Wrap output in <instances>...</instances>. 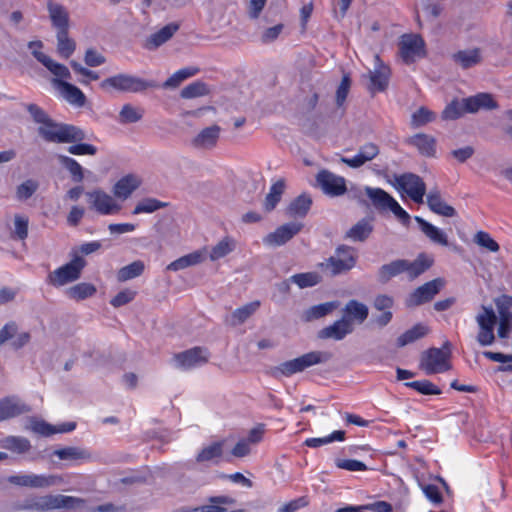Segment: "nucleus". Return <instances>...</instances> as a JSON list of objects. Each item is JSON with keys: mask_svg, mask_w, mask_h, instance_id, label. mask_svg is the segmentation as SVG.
I'll list each match as a JSON object with an SVG mask.
<instances>
[{"mask_svg": "<svg viewBox=\"0 0 512 512\" xmlns=\"http://www.w3.org/2000/svg\"><path fill=\"white\" fill-rule=\"evenodd\" d=\"M432 264L433 260L424 253L419 254L414 261L396 259L378 269L377 279L380 283L386 284L392 278L406 273L409 279L413 280L428 270Z\"/></svg>", "mask_w": 512, "mask_h": 512, "instance_id": "nucleus-1", "label": "nucleus"}, {"mask_svg": "<svg viewBox=\"0 0 512 512\" xmlns=\"http://www.w3.org/2000/svg\"><path fill=\"white\" fill-rule=\"evenodd\" d=\"M81 498L62 494L30 495L25 498L19 509L25 511H51L60 509H75L84 504Z\"/></svg>", "mask_w": 512, "mask_h": 512, "instance_id": "nucleus-2", "label": "nucleus"}, {"mask_svg": "<svg viewBox=\"0 0 512 512\" xmlns=\"http://www.w3.org/2000/svg\"><path fill=\"white\" fill-rule=\"evenodd\" d=\"M331 359V354L324 351H311L297 358L285 361L272 367L270 375L275 379L291 377L296 373L303 372L309 367L325 363Z\"/></svg>", "mask_w": 512, "mask_h": 512, "instance_id": "nucleus-3", "label": "nucleus"}, {"mask_svg": "<svg viewBox=\"0 0 512 512\" xmlns=\"http://www.w3.org/2000/svg\"><path fill=\"white\" fill-rule=\"evenodd\" d=\"M38 134L51 143H75L86 138L85 132L74 125L58 123L51 118L38 127Z\"/></svg>", "mask_w": 512, "mask_h": 512, "instance_id": "nucleus-4", "label": "nucleus"}, {"mask_svg": "<svg viewBox=\"0 0 512 512\" xmlns=\"http://www.w3.org/2000/svg\"><path fill=\"white\" fill-rule=\"evenodd\" d=\"M99 87L105 92L119 91L139 93L149 88H156L158 84L152 80H146L134 75L119 73L102 80Z\"/></svg>", "mask_w": 512, "mask_h": 512, "instance_id": "nucleus-5", "label": "nucleus"}, {"mask_svg": "<svg viewBox=\"0 0 512 512\" xmlns=\"http://www.w3.org/2000/svg\"><path fill=\"white\" fill-rule=\"evenodd\" d=\"M444 348H446L447 351L433 347L422 352L419 366L427 375L441 373L450 368L448 364L450 343L448 341L445 342Z\"/></svg>", "mask_w": 512, "mask_h": 512, "instance_id": "nucleus-6", "label": "nucleus"}, {"mask_svg": "<svg viewBox=\"0 0 512 512\" xmlns=\"http://www.w3.org/2000/svg\"><path fill=\"white\" fill-rule=\"evenodd\" d=\"M479 331L476 336L477 342L481 346H490L495 342L494 329L498 317L491 306L482 305L480 312L475 317Z\"/></svg>", "mask_w": 512, "mask_h": 512, "instance_id": "nucleus-7", "label": "nucleus"}, {"mask_svg": "<svg viewBox=\"0 0 512 512\" xmlns=\"http://www.w3.org/2000/svg\"><path fill=\"white\" fill-rule=\"evenodd\" d=\"M355 264L356 256L353 254V248L341 245L335 250V255L321 263L320 267L329 271L331 276H336L351 270Z\"/></svg>", "mask_w": 512, "mask_h": 512, "instance_id": "nucleus-8", "label": "nucleus"}, {"mask_svg": "<svg viewBox=\"0 0 512 512\" xmlns=\"http://www.w3.org/2000/svg\"><path fill=\"white\" fill-rule=\"evenodd\" d=\"M86 261L75 256L69 263L59 267L48 276L49 283L54 286H63L80 278L81 271L85 267Z\"/></svg>", "mask_w": 512, "mask_h": 512, "instance_id": "nucleus-9", "label": "nucleus"}, {"mask_svg": "<svg viewBox=\"0 0 512 512\" xmlns=\"http://www.w3.org/2000/svg\"><path fill=\"white\" fill-rule=\"evenodd\" d=\"M399 56L405 64L413 63L425 55V43L417 34H404L400 37Z\"/></svg>", "mask_w": 512, "mask_h": 512, "instance_id": "nucleus-10", "label": "nucleus"}, {"mask_svg": "<svg viewBox=\"0 0 512 512\" xmlns=\"http://www.w3.org/2000/svg\"><path fill=\"white\" fill-rule=\"evenodd\" d=\"M445 281L436 278L416 288L405 300L407 307H417L430 302L443 288Z\"/></svg>", "mask_w": 512, "mask_h": 512, "instance_id": "nucleus-11", "label": "nucleus"}, {"mask_svg": "<svg viewBox=\"0 0 512 512\" xmlns=\"http://www.w3.org/2000/svg\"><path fill=\"white\" fill-rule=\"evenodd\" d=\"M8 481L16 486L44 489L61 484L63 479L59 475L21 474L10 476Z\"/></svg>", "mask_w": 512, "mask_h": 512, "instance_id": "nucleus-12", "label": "nucleus"}, {"mask_svg": "<svg viewBox=\"0 0 512 512\" xmlns=\"http://www.w3.org/2000/svg\"><path fill=\"white\" fill-rule=\"evenodd\" d=\"M499 315L497 334L501 339H508L512 329V297L501 295L494 299Z\"/></svg>", "mask_w": 512, "mask_h": 512, "instance_id": "nucleus-13", "label": "nucleus"}, {"mask_svg": "<svg viewBox=\"0 0 512 512\" xmlns=\"http://www.w3.org/2000/svg\"><path fill=\"white\" fill-rule=\"evenodd\" d=\"M317 185L324 194L330 197H338L347 192L346 180L328 170H321L316 175Z\"/></svg>", "mask_w": 512, "mask_h": 512, "instance_id": "nucleus-14", "label": "nucleus"}, {"mask_svg": "<svg viewBox=\"0 0 512 512\" xmlns=\"http://www.w3.org/2000/svg\"><path fill=\"white\" fill-rule=\"evenodd\" d=\"M398 186L416 203H423L426 184L422 178L413 173H404L396 177Z\"/></svg>", "mask_w": 512, "mask_h": 512, "instance_id": "nucleus-15", "label": "nucleus"}, {"mask_svg": "<svg viewBox=\"0 0 512 512\" xmlns=\"http://www.w3.org/2000/svg\"><path fill=\"white\" fill-rule=\"evenodd\" d=\"M209 353L206 348L194 347L177 353L173 359L176 366L183 370H189L208 362Z\"/></svg>", "mask_w": 512, "mask_h": 512, "instance_id": "nucleus-16", "label": "nucleus"}, {"mask_svg": "<svg viewBox=\"0 0 512 512\" xmlns=\"http://www.w3.org/2000/svg\"><path fill=\"white\" fill-rule=\"evenodd\" d=\"M91 207L102 215L116 214L121 210V206L106 192L96 189L86 193Z\"/></svg>", "mask_w": 512, "mask_h": 512, "instance_id": "nucleus-17", "label": "nucleus"}, {"mask_svg": "<svg viewBox=\"0 0 512 512\" xmlns=\"http://www.w3.org/2000/svg\"><path fill=\"white\" fill-rule=\"evenodd\" d=\"M303 225L301 223L290 222L279 226L274 232L264 237L263 242L269 246H281L291 240L298 234Z\"/></svg>", "mask_w": 512, "mask_h": 512, "instance_id": "nucleus-18", "label": "nucleus"}, {"mask_svg": "<svg viewBox=\"0 0 512 512\" xmlns=\"http://www.w3.org/2000/svg\"><path fill=\"white\" fill-rule=\"evenodd\" d=\"M12 339H14L11 343L12 348L18 350L29 343L31 335L29 332L18 333L17 323L10 321L0 330V346Z\"/></svg>", "mask_w": 512, "mask_h": 512, "instance_id": "nucleus-19", "label": "nucleus"}, {"mask_svg": "<svg viewBox=\"0 0 512 512\" xmlns=\"http://www.w3.org/2000/svg\"><path fill=\"white\" fill-rule=\"evenodd\" d=\"M52 83L69 104L76 107H83L86 104L85 94L75 85L60 79H53Z\"/></svg>", "mask_w": 512, "mask_h": 512, "instance_id": "nucleus-20", "label": "nucleus"}, {"mask_svg": "<svg viewBox=\"0 0 512 512\" xmlns=\"http://www.w3.org/2000/svg\"><path fill=\"white\" fill-rule=\"evenodd\" d=\"M220 132V126L216 124L206 127L191 140V145L196 149L210 150L217 145Z\"/></svg>", "mask_w": 512, "mask_h": 512, "instance_id": "nucleus-21", "label": "nucleus"}, {"mask_svg": "<svg viewBox=\"0 0 512 512\" xmlns=\"http://www.w3.org/2000/svg\"><path fill=\"white\" fill-rule=\"evenodd\" d=\"M30 412V407L16 396L0 399V422Z\"/></svg>", "mask_w": 512, "mask_h": 512, "instance_id": "nucleus-22", "label": "nucleus"}, {"mask_svg": "<svg viewBox=\"0 0 512 512\" xmlns=\"http://www.w3.org/2000/svg\"><path fill=\"white\" fill-rule=\"evenodd\" d=\"M408 145L415 147L425 157L436 155V138L426 133H417L406 140Z\"/></svg>", "mask_w": 512, "mask_h": 512, "instance_id": "nucleus-23", "label": "nucleus"}, {"mask_svg": "<svg viewBox=\"0 0 512 512\" xmlns=\"http://www.w3.org/2000/svg\"><path fill=\"white\" fill-rule=\"evenodd\" d=\"M374 230V218L364 217L355 223L346 233L345 238L353 242L366 241Z\"/></svg>", "mask_w": 512, "mask_h": 512, "instance_id": "nucleus-24", "label": "nucleus"}, {"mask_svg": "<svg viewBox=\"0 0 512 512\" xmlns=\"http://www.w3.org/2000/svg\"><path fill=\"white\" fill-rule=\"evenodd\" d=\"M180 25L176 22H172L162 27L157 32L151 34L144 43V48L148 50H155L168 40L179 30Z\"/></svg>", "mask_w": 512, "mask_h": 512, "instance_id": "nucleus-25", "label": "nucleus"}, {"mask_svg": "<svg viewBox=\"0 0 512 512\" xmlns=\"http://www.w3.org/2000/svg\"><path fill=\"white\" fill-rule=\"evenodd\" d=\"M367 77H369L370 80V83L367 85V89L372 94H375L376 92H383L388 87L390 69L389 67L380 64L374 71H369Z\"/></svg>", "mask_w": 512, "mask_h": 512, "instance_id": "nucleus-26", "label": "nucleus"}, {"mask_svg": "<svg viewBox=\"0 0 512 512\" xmlns=\"http://www.w3.org/2000/svg\"><path fill=\"white\" fill-rule=\"evenodd\" d=\"M353 330V325L344 318H341L335 321L332 325L320 330L319 337L322 339H334L339 341L344 339L348 334H351Z\"/></svg>", "mask_w": 512, "mask_h": 512, "instance_id": "nucleus-27", "label": "nucleus"}, {"mask_svg": "<svg viewBox=\"0 0 512 512\" xmlns=\"http://www.w3.org/2000/svg\"><path fill=\"white\" fill-rule=\"evenodd\" d=\"M369 315V309L364 304L355 299L349 300L343 308V316L346 321L353 325V322L362 324Z\"/></svg>", "mask_w": 512, "mask_h": 512, "instance_id": "nucleus-28", "label": "nucleus"}, {"mask_svg": "<svg viewBox=\"0 0 512 512\" xmlns=\"http://www.w3.org/2000/svg\"><path fill=\"white\" fill-rule=\"evenodd\" d=\"M260 307L259 301H253L247 303L236 310H234L230 315H227L224 319V323L226 325L236 327L238 325L243 324L249 317H251Z\"/></svg>", "mask_w": 512, "mask_h": 512, "instance_id": "nucleus-29", "label": "nucleus"}, {"mask_svg": "<svg viewBox=\"0 0 512 512\" xmlns=\"http://www.w3.org/2000/svg\"><path fill=\"white\" fill-rule=\"evenodd\" d=\"M32 55L35 57L37 61H39L43 66H45L53 75L56 76L55 79H69L71 77V73L69 69L58 62H55L49 56L44 54L41 51H32Z\"/></svg>", "mask_w": 512, "mask_h": 512, "instance_id": "nucleus-30", "label": "nucleus"}, {"mask_svg": "<svg viewBox=\"0 0 512 512\" xmlns=\"http://www.w3.org/2000/svg\"><path fill=\"white\" fill-rule=\"evenodd\" d=\"M366 197L369 205L373 206L380 213L388 211L393 197L381 188L366 186Z\"/></svg>", "mask_w": 512, "mask_h": 512, "instance_id": "nucleus-31", "label": "nucleus"}, {"mask_svg": "<svg viewBox=\"0 0 512 512\" xmlns=\"http://www.w3.org/2000/svg\"><path fill=\"white\" fill-rule=\"evenodd\" d=\"M52 26L57 31L69 30V14L66 8L58 3L49 2L47 5Z\"/></svg>", "mask_w": 512, "mask_h": 512, "instance_id": "nucleus-32", "label": "nucleus"}, {"mask_svg": "<svg viewBox=\"0 0 512 512\" xmlns=\"http://www.w3.org/2000/svg\"><path fill=\"white\" fill-rule=\"evenodd\" d=\"M140 185L141 179L138 176L128 174L115 183L113 193L118 198L127 199Z\"/></svg>", "mask_w": 512, "mask_h": 512, "instance_id": "nucleus-33", "label": "nucleus"}, {"mask_svg": "<svg viewBox=\"0 0 512 512\" xmlns=\"http://www.w3.org/2000/svg\"><path fill=\"white\" fill-rule=\"evenodd\" d=\"M427 205L429 209L441 216L444 217H454L456 215V210L454 207L448 205L441 197L440 192L435 189L428 193L427 195Z\"/></svg>", "mask_w": 512, "mask_h": 512, "instance_id": "nucleus-34", "label": "nucleus"}, {"mask_svg": "<svg viewBox=\"0 0 512 512\" xmlns=\"http://www.w3.org/2000/svg\"><path fill=\"white\" fill-rule=\"evenodd\" d=\"M415 221L418 223L421 232L429 238L431 242L442 246L448 245L447 235L442 230L419 216L415 217Z\"/></svg>", "mask_w": 512, "mask_h": 512, "instance_id": "nucleus-35", "label": "nucleus"}, {"mask_svg": "<svg viewBox=\"0 0 512 512\" xmlns=\"http://www.w3.org/2000/svg\"><path fill=\"white\" fill-rule=\"evenodd\" d=\"M206 259V249L197 250L187 255H184L175 261L171 262L167 269L171 271H179L190 266L202 263Z\"/></svg>", "mask_w": 512, "mask_h": 512, "instance_id": "nucleus-36", "label": "nucleus"}, {"mask_svg": "<svg viewBox=\"0 0 512 512\" xmlns=\"http://www.w3.org/2000/svg\"><path fill=\"white\" fill-rule=\"evenodd\" d=\"M452 59L463 69H468L478 65L482 61L481 50L479 48L461 50L454 53Z\"/></svg>", "mask_w": 512, "mask_h": 512, "instance_id": "nucleus-37", "label": "nucleus"}, {"mask_svg": "<svg viewBox=\"0 0 512 512\" xmlns=\"http://www.w3.org/2000/svg\"><path fill=\"white\" fill-rule=\"evenodd\" d=\"M0 447L16 454H25L31 449V443L25 437L6 436L0 439Z\"/></svg>", "mask_w": 512, "mask_h": 512, "instance_id": "nucleus-38", "label": "nucleus"}, {"mask_svg": "<svg viewBox=\"0 0 512 512\" xmlns=\"http://www.w3.org/2000/svg\"><path fill=\"white\" fill-rule=\"evenodd\" d=\"M312 199L308 194H301L296 197L287 207V214L291 217H304L310 210Z\"/></svg>", "mask_w": 512, "mask_h": 512, "instance_id": "nucleus-39", "label": "nucleus"}, {"mask_svg": "<svg viewBox=\"0 0 512 512\" xmlns=\"http://www.w3.org/2000/svg\"><path fill=\"white\" fill-rule=\"evenodd\" d=\"M225 441H216L205 447L197 454L196 462L204 463L209 461H217L223 455Z\"/></svg>", "mask_w": 512, "mask_h": 512, "instance_id": "nucleus-40", "label": "nucleus"}, {"mask_svg": "<svg viewBox=\"0 0 512 512\" xmlns=\"http://www.w3.org/2000/svg\"><path fill=\"white\" fill-rule=\"evenodd\" d=\"M428 332L429 328L426 325L418 323L397 338V346L404 347L410 343H413L425 337Z\"/></svg>", "mask_w": 512, "mask_h": 512, "instance_id": "nucleus-41", "label": "nucleus"}, {"mask_svg": "<svg viewBox=\"0 0 512 512\" xmlns=\"http://www.w3.org/2000/svg\"><path fill=\"white\" fill-rule=\"evenodd\" d=\"M236 500L229 496H214L209 498V504L195 507L196 512H225L227 506H234Z\"/></svg>", "mask_w": 512, "mask_h": 512, "instance_id": "nucleus-42", "label": "nucleus"}, {"mask_svg": "<svg viewBox=\"0 0 512 512\" xmlns=\"http://www.w3.org/2000/svg\"><path fill=\"white\" fill-rule=\"evenodd\" d=\"M285 187V181L283 179H279L271 186L270 191L266 195L263 204L266 212H271L272 210L275 209V207L281 200Z\"/></svg>", "mask_w": 512, "mask_h": 512, "instance_id": "nucleus-43", "label": "nucleus"}, {"mask_svg": "<svg viewBox=\"0 0 512 512\" xmlns=\"http://www.w3.org/2000/svg\"><path fill=\"white\" fill-rule=\"evenodd\" d=\"M57 52L65 59H68L76 49V43L68 35V30L57 31Z\"/></svg>", "mask_w": 512, "mask_h": 512, "instance_id": "nucleus-44", "label": "nucleus"}, {"mask_svg": "<svg viewBox=\"0 0 512 512\" xmlns=\"http://www.w3.org/2000/svg\"><path fill=\"white\" fill-rule=\"evenodd\" d=\"M145 264L141 260H136L129 265L120 268L117 272V280L119 282H126L128 280L139 277L143 274Z\"/></svg>", "mask_w": 512, "mask_h": 512, "instance_id": "nucleus-45", "label": "nucleus"}, {"mask_svg": "<svg viewBox=\"0 0 512 512\" xmlns=\"http://www.w3.org/2000/svg\"><path fill=\"white\" fill-rule=\"evenodd\" d=\"M53 454L60 460H88L91 458V454L87 450L75 446L57 449Z\"/></svg>", "mask_w": 512, "mask_h": 512, "instance_id": "nucleus-46", "label": "nucleus"}, {"mask_svg": "<svg viewBox=\"0 0 512 512\" xmlns=\"http://www.w3.org/2000/svg\"><path fill=\"white\" fill-rule=\"evenodd\" d=\"M235 249V241L230 237H225L211 248L209 259L211 261L219 260Z\"/></svg>", "mask_w": 512, "mask_h": 512, "instance_id": "nucleus-47", "label": "nucleus"}, {"mask_svg": "<svg viewBox=\"0 0 512 512\" xmlns=\"http://www.w3.org/2000/svg\"><path fill=\"white\" fill-rule=\"evenodd\" d=\"M336 307V302H326L312 306L304 312L303 319L309 322L315 319L322 318L331 313Z\"/></svg>", "mask_w": 512, "mask_h": 512, "instance_id": "nucleus-48", "label": "nucleus"}, {"mask_svg": "<svg viewBox=\"0 0 512 512\" xmlns=\"http://www.w3.org/2000/svg\"><path fill=\"white\" fill-rule=\"evenodd\" d=\"M167 205L168 204L166 202H162L156 198H144L136 204L132 214L138 215L141 213H153L161 208H165Z\"/></svg>", "mask_w": 512, "mask_h": 512, "instance_id": "nucleus-49", "label": "nucleus"}, {"mask_svg": "<svg viewBox=\"0 0 512 512\" xmlns=\"http://www.w3.org/2000/svg\"><path fill=\"white\" fill-rule=\"evenodd\" d=\"M95 293L96 287L90 283H79L67 290L68 296L74 300H83L93 296Z\"/></svg>", "mask_w": 512, "mask_h": 512, "instance_id": "nucleus-50", "label": "nucleus"}, {"mask_svg": "<svg viewBox=\"0 0 512 512\" xmlns=\"http://www.w3.org/2000/svg\"><path fill=\"white\" fill-rule=\"evenodd\" d=\"M436 119V114L427 107H420L411 115V126L413 128L422 127Z\"/></svg>", "mask_w": 512, "mask_h": 512, "instance_id": "nucleus-51", "label": "nucleus"}, {"mask_svg": "<svg viewBox=\"0 0 512 512\" xmlns=\"http://www.w3.org/2000/svg\"><path fill=\"white\" fill-rule=\"evenodd\" d=\"M209 93V89L206 83L202 81H195L185 86L180 95L184 99H193L201 96H205Z\"/></svg>", "mask_w": 512, "mask_h": 512, "instance_id": "nucleus-52", "label": "nucleus"}, {"mask_svg": "<svg viewBox=\"0 0 512 512\" xmlns=\"http://www.w3.org/2000/svg\"><path fill=\"white\" fill-rule=\"evenodd\" d=\"M292 283L296 284L299 288L313 287L321 282V276L316 272H306L294 274L290 277Z\"/></svg>", "mask_w": 512, "mask_h": 512, "instance_id": "nucleus-53", "label": "nucleus"}, {"mask_svg": "<svg viewBox=\"0 0 512 512\" xmlns=\"http://www.w3.org/2000/svg\"><path fill=\"white\" fill-rule=\"evenodd\" d=\"M58 160L60 164L70 172L75 182H81L83 180V168L75 159L65 155H59Z\"/></svg>", "mask_w": 512, "mask_h": 512, "instance_id": "nucleus-54", "label": "nucleus"}, {"mask_svg": "<svg viewBox=\"0 0 512 512\" xmlns=\"http://www.w3.org/2000/svg\"><path fill=\"white\" fill-rule=\"evenodd\" d=\"M406 387L416 390L423 395H440L441 390L429 380L406 382Z\"/></svg>", "mask_w": 512, "mask_h": 512, "instance_id": "nucleus-55", "label": "nucleus"}, {"mask_svg": "<svg viewBox=\"0 0 512 512\" xmlns=\"http://www.w3.org/2000/svg\"><path fill=\"white\" fill-rule=\"evenodd\" d=\"M483 355L491 361L502 363L498 367V371L512 372V354L506 355L500 352L484 351Z\"/></svg>", "mask_w": 512, "mask_h": 512, "instance_id": "nucleus-56", "label": "nucleus"}, {"mask_svg": "<svg viewBox=\"0 0 512 512\" xmlns=\"http://www.w3.org/2000/svg\"><path fill=\"white\" fill-rule=\"evenodd\" d=\"M345 439V432L338 430L334 431L330 435L322 438H308L304 444L310 448H318L322 445L329 444L333 441H343Z\"/></svg>", "mask_w": 512, "mask_h": 512, "instance_id": "nucleus-57", "label": "nucleus"}, {"mask_svg": "<svg viewBox=\"0 0 512 512\" xmlns=\"http://www.w3.org/2000/svg\"><path fill=\"white\" fill-rule=\"evenodd\" d=\"M142 117L143 110L137 109L130 104H125L119 113L120 122L123 124L138 122Z\"/></svg>", "mask_w": 512, "mask_h": 512, "instance_id": "nucleus-58", "label": "nucleus"}, {"mask_svg": "<svg viewBox=\"0 0 512 512\" xmlns=\"http://www.w3.org/2000/svg\"><path fill=\"white\" fill-rule=\"evenodd\" d=\"M28 225V217L16 214L14 216V230L12 233V238L22 241L25 240L28 236Z\"/></svg>", "mask_w": 512, "mask_h": 512, "instance_id": "nucleus-59", "label": "nucleus"}, {"mask_svg": "<svg viewBox=\"0 0 512 512\" xmlns=\"http://www.w3.org/2000/svg\"><path fill=\"white\" fill-rule=\"evenodd\" d=\"M28 428L34 433L46 437L56 433V426H53L43 420H37L35 418H31L29 420Z\"/></svg>", "mask_w": 512, "mask_h": 512, "instance_id": "nucleus-60", "label": "nucleus"}, {"mask_svg": "<svg viewBox=\"0 0 512 512\" xmlns=\"http://www.w3.org/2000/svg\"><path fill=\"white\" fill-rule=\"evenodd\" d=\"M465 114L462 100H453L442 112L444 120H456Z\"/></svg>", "mask_w": 512, "mask_h": 512, "instance_id": "nucleus-61", "label": "nucleus"}, {"mask_svg": "<svg viewBox=\"0 0 512 512\" xmlns=\"http://www.w3.org/2000/svg\"><path fill=\"white\" fill-rule=\"evenodd\" d=\"M38 182L28 179L21 183L16 190V196L19 200L29 199L38 189Z\"/></svg>", "mask_w": 512, "mask_h": 512, "instance_id": "nucleus-62", "label": "nucleus"}, {"mask_svg": "<svg viewBox=\"0 0 512 512\" xmlns=\"http://www.w3.org/2000/svg\"><path fill=\"white\" fill-rule=\"evenodd\" d=\"M474 242L491 252H497L499 250V244L487 233L484 231H479L474 236Z\"/></svg>", "mask_w": 512, "mask_h": 512, "instance_id": "nucleus-63", "label": "nucleus"}, {"mask_svg": "<svg viewBox=\"0 0 512 512\" xmlns=\"http://www.w3.org/2000/svg\"><path fill=\"white\" fill-rule=\"evenodd\" d=\"M24 106L31 115L32 119L38 124L44 125L50 119L48 114L37 104L30 103L25 104Z\"/></svg>", "mask_w": 512, "mask_h": 512, "instance_id": "nucleus-64", "label": "nucleus"}]
</instances>
